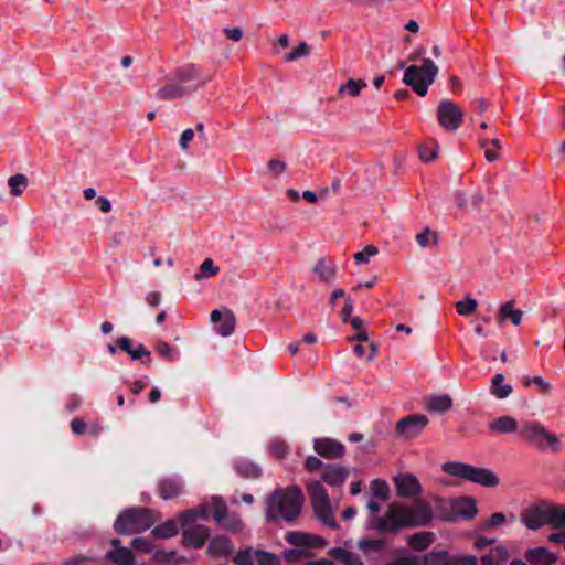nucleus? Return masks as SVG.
<instances>
[{
	"label": "nucleus",
	"instance_id": "obj_22",
	"mask_svg": "<svg viewBox=\"0 0 565 565\" xmlns=\"http://www.w3.org/2000/svg\"><path fill=\"white\" fill-rule=\"evenodd\" d=\"M513 392L512 385L505 382L503 374H495L491 380L490 393L498 399L508 398Z\"/></svg>",
	"mask_w": 565,
	"mask_h": 565
},
{
	"label": "nucleus",
	"instance_id": "obj_54",
	"mask_svg": "<svg viewBox=\"0 0 565 565\" xmlns=\"http://www.w3.org/2000/svg\"><path fill=\"white\" fill-rule=\"evenodd\" d=\"M270 452L278 459L284 458L288 452V446L284 440H274L270 445Z\"/></svg>",
	"mask_w": 565,
	"mask_h": 565
},
{
	"label": "nucleus",
	"instance_id": "obj_24",
	"mask_svg": "<svg viewBox=\"0 0 565 565\" xmlns=\"http://www.w3.org/2000/svg\"><path fill=\"white\" fill-rule=\"evenodd\" d=\"M188 89L182 87L179 83H177L173 78L171 82L167 83L164 86L160 87L157 90V97L160 100H173L182 97Z\"/></svg>",
	"mask_w": 565,
	"mask_h": 565
},
{
	"label": "nucleus",
	"instance_id": "obj_28",
	"mask_svg": "<svg viewBox=\"0 0 565 565\" xmlns=\"http://www.w3.org/2000/svg\"><path fill=\"white\" fill-rule=\"evenodd\" d=\"M158 491L163 500H170L182 493V486L175 479H163L159 482Z\"/></svg>",
	"mask_w": 565,
	"mask_h": 565
},
{
	"label": "nucleus",
	"instance_id": "obj_4",
	"mask_svg": "<svg viewBox=\"0 0 565 565\" xmlns=\"http://www.w3.org/2000/svg\"><path fill=\"white\" fill-rule=\"evenodd\" d=\"M439 73L438 66L429 58H425L422 65L408 66L403 76L405 85L413 88V90L420 97L428 93V88L434 84Z\"/></svg>",
	"mask_w": 565,
	"mask_h": 565
},
{
	"label": "nucleus",
	"instance_id": "obj_9",
	"mask_svg": "<svg viewBox=\"0 0 565 565\" xmlns=\"http://www.w3.org/2000/svg\"><path fill=\"white\" fill-rule=\"evenodd\" d=\"M436 113L439 125L449 131L457 130L463 120L462 110L450 99H441Z\"/></svg>",
	"mask_w": 565,
	"mask_h": 565
},
{
	"label": "nucleus",
	"instance_id": "obj_39",
	"mask_svg": "<svg viewBox=\"0 0 565 565\" xmlns=\"http://www.w3.org/2000/svg\"><path fill=\"white\" fill-rule=\"evenodd\" d=\"M220 273V268L215 266L211 258H206L200 266V271L194 275L196 281H201L205 278L216 276Z\"/></svg>",
	"mask_w": 565,
	"mask_h": 565
},
{
	"label": "nucleus",
	"instance_id": "obj_7",
	"mask_svg": "<svg viewBox=\"0 0 565 565\" xmlns=\"http://www.w3.org/2000/svg\"><path fill=\"white\" fill-rule=\"evenodd\" d=\"M520 434L529 445L539 450L559 451V438L539 422H525Z\"/></svg>",
	"mask_w": 565,
	"mask_h": 565
},
{
	"label": "nucleus",
	"instance_id": "obj_23",
	"mask_svg": "<svg viewBox=\"0 0 565 565\" xmlns=\"http://www.w3.org/2000/svg\"><path fill=\"white\" fill-rule=\"evenodd\" d=\"M489 430L494 434H511L518 430V422L512 416H500L489 424Z\"/></svg>",
	"mask_w": 565,
	"mask_h": 565
},
{
	"label": "nucleus",
	"instance_id": "obj_12",
	"mask_svg": "<svg viewBox=\"0 0 565 565\" xmlns=\"http://www.w3.org/2000/svg\"><path fill=\"white\" fill-rule=\"evenodd\" d=\"M311 271L317 282L330 286L335 281L338 275V266L333 260L321 257L316 260Z\"/></svg>",
	"mask_w": 565,
	"mask_h": 565
},
{
	"label": "nucleus",
	"instance_id": "obj_27",
	"mask_svg": "<svg viewBox=\"0 0 565 565\" xmlns=\"http://www.w3.org/2000/svg\"><path fill=\"white\" fill-rule=\"evenodd\" d=\"M328 554L340 561L342 565H364L363 561L356 553L343 547H332L328 551Z\"/></svg>",
	"mask_w": 565,
	"mask_h": 565
},
{
	"label": "nucleus",
	"instance_id": "obj_50",
	"mask_svg": "<svg viewBox=\"0 0 565 565\" xmlns=\"http://www.w3.org/2000/svg\"><path fill=\"white\" fill-rule=\"evenodd\" d=\"M255 565H279V557L275 554L258 550L255 557Z\"/></svg>",
	"mask_w": 565,
	"mask_h": 565
},
{
	"label": "nucleus",
	"instance_id": "obj_46",
	"mask_svg": "<svg viewBox=\"0 0 565 565\" xmlns=\"http://www.w3.org/2000/svg\"><path fill=\"white\" fill-rule=\"evenodd\" d=\"M156 351L162 359L167 361H174L178 356L177 349L163 341L157 342Z\"/></svg>",
	"mask_w": 565,
	"mask_h": 565
},
{
	"label": "nucleus",
	"instance_id": "obj_59",
	"mask_svg": "<svg viewBox=\"0 0 565 565\" xmlns=\"http://www.w3.org/2000/svg\"><path fill=\"white\" fill-rule=\"evenodd\" d=\"M324 467H326L324 463L319 458H317L315 456L307 457V459L305 461V469L309 472L318 471L321 468L324 469Z\"/></svg>",
	"mask_w": 565,
	"mask_h": 565
},
{
	"label": "nucleus",
	"instance_id": "obj_64",
	"mask_svg": "<svg viewBox=\"0 0 565 565\" xmlns=\"http://www.w3.org/2000/svg\"><path fill=\"white\" fill-rule=\"evenodd\" d=\"M352 311H353V300L351 298H347L344 307L341 311L342 320L344 322L349 320Z\"/></svg>",
	"mask_w": 565,
	"mask_h": 565
},
{
	"label": "nucleus",
	"instance_id": "obj_60",
	"mask_svg": "<svg viewBox=\"0 0 565 565\" xmlns=\"http://www.w3.org/2000/svg\"><path fill=\"white\" fill-rule=\"evenodd\" d=\"M193 138H194V131L191 128L185 129L181 134L179 145H180V148L182 151H186L189 149V145L193 140Z\"/></svg>",
	"mask_w": 565,
	"mask_h": 565
},
{
	"label": "nucleus",
	"instance_id": "obj_15",
	"mask_svg": "<svg viewBox=\"0 0 565 565\" xmlns=\"http://www.w3.org/2000/svg\"><path fill=\"white\" fill-rule=\"evenodd\" d=\"M409 526H424L430 523L433 511L430 505L425 501H416L407 507Z\"/></svg>",
	"mask_w": 565,
	"mask_h": 565
},
{
	"label": "nucleus",
	"instance_id": "obj_51",
	"mask_svg": "<svg viewBox=\"0 0 565 565\" xmlns=\"http://www.w3.org/2000/svg\"><path fill=\"white\" fill-rule=\"evenodd\" d=\"M86 431L92 435H97L100 431V427L97 424H93L89 429H87V425L83 419H73V433L82 435Z\"/></svg>",
	"mask_w": 565,
	"mask_h": 565
},
{
	"label": "nucleus",
	"instance_id": "obj_3",
	"mask_svg": "<svg viewBox=\"0 0 565 565\" xmlns=\"http://www.w3.org/2000/svg\"><path fill=\"white\" fill-rule=\"evenodd\" d=\"M521 522L530 530H537L545 525L563 527L565 526V507L548 503L530 507L521 513Z\"/></svg>",
	"mask_w": 565,
	"mask_h": 565
},
{
	"label": "nucleus",
	"instance_id": "obj_31",
	"mask_svg": "<svg viewBox=\"0 0 565 565\" xmlns=\"http://www.w3.org/2000/svg\"><path fill=\"white\" fill-rule=\"evenodd\" d=\"M106 558L117 565H135V556L131 550L118 547L106 554Z\"/></svg>",
	"mask_w": 565,
	"mask_h": 565
},
{
	"label": "nucleus",
	"instance_id": "obj_5",
	"mask_svg": "<svg viewBox=\"0 0 565 565\" xmlns=\"http://www.w3.org/2000/svg\"><path fill=\"white\" fill-rule=\"evenodd\" d=\"M443 470L452 477L462 478L487 488L497 487L500 482L498 476L491 469L463 462H447L443 466Z\"/></svg>",
	"mask_w": 565,
	"mask_h": 565
},
{
	"label": "nucleus",
	"instance_id": "obj_57",
	"mask_svg": "<svg viewBox=\"0 0 565 565\" xmlns=\"http://www.w3.org/2000/svg\"><path fill=\"white\" fill-rule=\"evenodd\" d=\"M267 169L273 175L277 177L286 171L287 164L285 161L273 159L267 163Z\"/></svg>",
	"mask_w": 565,
	"mask_h": 565
},
{
	"label": "nucleus",
	"instance_id": "obj_1",
	"mask_svg": "<svg viewBox=\"0 0 565 565\" xmlns=\"http://www.w3.org/2000/svg\"><path fill=\"white\" fill-rule=\"evenodd\" d=\"M350 470L339 465H328L321 475V480H309L306 489L311 501L315 516L326 526L337 530L339 524L334 519V509L322 481L331 487H342L349 477Z\"/></svg>",
	"mask_w": 565,
	"mask_h": 565
},
{
	"label": "nucleus",
	"instance_id": "obj_62",
	"mask_svg": "<svg viewBox=\"0 0 565 565\" xmlns=\"http://www.w3.org/2000/svg\"><path fill=\"white\" fill-rule=\"evenodd\" d=\"M358 547L362 551L377 550L381 547V542L363 539L358 542Z\"/></svg>",
	"mask_w": 565,
	"mask_h": 565
},
{
	"label": "nucleus",
	"instance_id": "obj_18",
	"mask_svg": "<svg viewBox=\"0 0 565 565\" xmlns=\"http://www.w3.org/2000/svg\"><path fill=\"white\" fill-rule=\"evenodd\" d=\"M524 557L531 565H554L558 561V554L546 547L529 548Z\"/></svg>",
	"mask_w": 565,
	"mask_h": 565
},
{
	"label": "nucleus",
	"instance_id": "obj_32",
	"mask_svg": "<svg viewBox=\"0 0 565 565\" xmlns=\"http://www.w3.org/2000/svg\"><path fill=\"white\" fill-rule=\"evenodd\" d=\"M233 551V545L227 537L218 536L211 541L209 545V553L213 556H226Z\"/></svg>",
	"mask_w": 565,
	"mask_h": 565
},
{
	"label": "nucleus",
	"instance_id": "obj_38",
	"mask_svg": "<svg viewBox=\"0 0 565 565\" xmlns=\"http://www.w3.org/2000/svg\"><path fill=\"white\" fill-rule=\"evenodd\" d=\"M507 521H508V518L504 513L495 512V513H492L489 518L482 520L479 526H480V530H482V531H489V530L497 529V527L504 525L507 523Z\"/></svg>",
	"mask_w": 565,
	"mask_h": 565
},
{
	"label": "nucleus",
	"instance_id": "obj_49",
	"mask_svg": "<svg viewBox=\"0 0 565 565\" xmlns=\"http://www.w3.org/2000/svg\"><path fill=\"white\" fill-rule=\"evenodd\" d=\"M258 550L246 548L241 551L235 556V563L237 565H255V557Z\"/></svg>",
	"mask_w": 565,
	"mask_h": 565
},
{
	"label": "nucleus",
	"instance_id": "obj_63",
	"mask_svg": "<svg viewBox=\"0 0 565 565\" xmlns=\"http://www.w3.org/2000/svg\"><path fill=\"white\" fill-rule=\"evenodd\" d=\"M385 565H419L416 556H403Z\"/></svg>",
	"mask_w": 565,
	"mask_h": 565
},
{
	"label": "nucleus",
	"instance_id": "obj_47",
	"mask_svg": "<svg viewBox=\"0 0 565 565\" xmlns=\"http://www.w3.org/2000/svg\"><path fill=\"white\" fill-rule=\"evenodd\" d=\"M531 384L536 385L539 392L543 395H547L552 391V384L547 381H545L542 376L536 375L533 377H525L524 379V385L529 386Z\"/></svg>",
	"mask_w": 565,
	"mask_h": 565
},
{
	"label": "nucleus",
	"instance_id": "obj_26",
	"mask_svg": "<svg viewBox=\"0 0 565 565\" xmlns=\"http://www.w3.org/2000/svg\"><path fill=\"white\" fill-rule=\"evenodd\" d=\"M367 86L366 82L362 78L354 79L348 78L338 88L340 96L359 97L361 92Z\"/></svg>",
	"mask_w": 565,
	"mask_h": 565
},
{
	"label": "nucleus",
	"instance_id": "obj_56",
	"mask_svg": "<svg viewBox=\"0 0 565 565\" xmlns=\"http://www.w3.org/2000/svg\"><path fill=\"white\" fill-rule=\"evenodd\" d=\"M223 527L232 531H241L244 526L243 521L236 515L226 516L225 521L220 523Z\"/></svg>",
	"mask_w": 565,
	"mask_h": 565
},
{
	"label": "nucleus",
	"instance_id": "obj_13",
	"mask_svg": "<svg viewBox=\"0 0 565 565\" xmlns=\"http://www.w3.org/2000/svg\"><path fill=\"white\" fill-rule=\"evenodd\" d=\"M285 540L288 544L295 546L324 548L328 545V541L324 537L301 531H292L286 533Z\"/></svg>",
	"mask_w": 565,
	"mask_h": 565
},
{
	"label": "nucleus",
	"instance_id": "obj_17",
	"mask_svg": "<svg viewBox=\"0 0 565 565\" xmlns=\"http://www.w3.org/2000/svg\"><path fill=\"white\" fill-rule=\"evenodd\" d=\"M396 492L399 497H414L422 492V487L413 475H399L394 479Z\"/></svg>",
	"mask_w": 565,
	"mask_h": 565
},
{
	"label": "nucleus",
	"instance_id": "obj_2",
	"mask_svg": "<svg viewBox=\"0 0 565 565\" xmlns=\"http://www.w3.org/2000/svg\"><path fill=\"white\" fill-rule=\"evenodd\" d=\"M303 493L298 486L279 488L265 500V518L269 522H294L300 514Z\"/></svg>",
	"mask_w": 565,
	"mask_h": 565
},
{
	"label": "nucleus",
	"instance_id": "obj_25",
	"mask_svg": "<svg viewBox=\"0 0 565 565\" xmlns=\"http://www.w3.org/2000/svg\"><path fill=\"white\" fill-rule=\"evenodd\" d=\"M117 345L126 351L131 359L138 360L142 356L150 358V352L141 343L132 344V341L128 337H121L117 340Z\"/></svg>",
	"mask_w": 565,
	"mask_h": 565
},
{
	"label": "nucleus",
	"instance_id": "obj_42",
	"mask_svg": "<svg viewBox=\"0 0 565 565\" xmlns=\"http://www.w3.org/2000/svg\"><path fill=\"white\" fill-rule=\"evenodd\" d=\"M28 178L24 174L18 173L9 178L8 185L10 186V192L18 196L21 195L26 188Z\"/></svg>",
	"mask_w": 565,
	"mask_h": 565
},
{
	"label": "nucleus",
	"instance_id": "obj_30",
	"mask_svg": "<svg viewBox=\"0 0 565 565\" xmlns=\"http://www.w3.org/2000/svg\"><path fill=\"white\" fill-rule=\"evenodd\" d=\"M434 537L433 532H418L407 536V543L415 551H424L433 544Z\"/></svg>",
	"mask_w": 565,
	"mask_h": 565
},
{
	"label": "nucleus",
	"instance_id": "obj_45",
	"mask_svg": "<svg viewBox=\"0 0 565 565\" xmlns=\"http://www.w3.org/2000/svg\"><path fill=\"white\" fill-rule=\"evenodd\" d=\"M310 53V46L306 42H300L298 46L284 55V61L287 63L295 62L303 56H307Z\"/></svg>",
	"mask_w": 565,
	"mask_h": 565
},
{
	"label": "nucleus",
	"instance_id": "obj_61",
	"mask_svg": "<svg viewBox=\"0 0 565 565\" xmlns=\"http://www.w3.org/2000/svg\"><path fill=\"white\" fill-rule=\"evenodd\" d=\"M224 34L228 40L233 42H238L243 38V30L238 26H226L224 28Z\"/></svg>",
	"mask_w": 565,
	"mask_h": 565
},
{
	"label": "nucleus",
	"instance_id": "obj_11",
	"mask_svg": "<svg viewBox=\"0 0 565 565\" xmlns=\"http://www.w3.org/2000/svg\"><path fill=\"white\" fill-rule=\"evenodd\" d=\"M173 79L188 90L202 87L209 82V79L202 78L199 70L192 64L178 68Z\"/></svg>",
	"mask_w": 565,
	"mask_h": 565
},
{
	"label": "nucleus",
	"instance_id": "obj_20",
	"mask_svg": "<svg viewBox=\"0 0 565 565\" xmlns=\"http://www.w3.org/2000/svg\"><path fill=\"white\" fill-rule=\"evenodd\" d=\"M454 512L465 519H472L477 514L476 501L472 498L463 497L452 502Z\"/></svg>",
	"mask_w": 565,
	"mask_h": 565
},
{
	"label": "nucleus",
	"instance_id": "obj_36",
	"mask_svg": "<svg viewBox=\"0 0 565 565\" xmlns=\"http://www.w3.org/2000/svg\"><path fill=\"white\" fill-rule=\"evenodd\" d=\"M236 470L237 473L245 479H257L262 473V470L257 465L247 460H239L236 465Z\"/></svg>",
	"mask_w": 565,
	"mask_h": 565
},
{
	"label": "nucleus",
	"instance_id": "obj_14",
	"mask_svg": "<svg viewBox=\"0 0 565 565\" xmlns=\"http://www.w3.org/2000/svg\"><path fill=\"white\" fill-rule=\"evenodd\" d=\"M211 320L214 323V329L222 337H228L234 332L236 318L231 310H213L211 312Z\"/></svg>",
	"mask_w": 565,
	"mask_h": 565
},
{
	"label": "nucleus",
	"instance_id": "obj_37",
	"mask_svg": "<svg viewBox=\"0 0 565 565\" xmlns=\"http://www.w3.org/2000/svg\"><path fill=\"white\" fill-rule=\"evenodd\" d=\"M439 146L435 140H428L419 146V157L425 162L434 161L437 158Z\"/></svg>",
	"mask_w": 565,
	"mask_h": 565
},
{
	"label": "nucleus",
	"instance_id": "obj_52",
	"mask_svg": "<svg viewBox=\"0 0 565 565\" xmlns=\"http://www.w3.org/2000/svg\"><path fill=\"white\" fill-rule=\"evenodd\" d=\"M212 509L215 520L218 523L224 522L227 516V509L225 503L221 499L214 498L212 500Z\"/></svg>",
	"mask_w": 565,
	"mask_h": 565
},
{
	"label": "nucleus",
	"instance_id": "obj_16",
	"mask_svg": "<svg viewBox=\"0 0 565 565\" xmlns=\"http://www.w3.org/2000/svg\"><path fill=\"white\" fill-rule=\"evenodd\" d=\"M315 451L323 458H341L345 454L344 446L331 438H318L313 441Z\"/></svg>",
	"mask_w": 565,
	"mask_h": 565
},
{
	"label": "nucleus",
	"instance_id": "obj_21",
	"mask_svg": "<svg viewBox=\"0 0 565 565\" xmlns=\"http://www.w3.org/2000/svg\"><path fill=\"white\" fill-rule=\"evenodd\" d=\"M510 558V553L504 545H497L490 552L481 557L482 565H505Z\"/></svg>",
	"mask_w": 565,
	"mask_h": 565
},
{
	"label": "nucleus",
	"instance_id": "obj_8",
	"mask_svg": "<svg viewBox=\"0 0 565 565\" xmlns=\"http://www.w3.org/2000/svg\"><path fill=\"white\" fill-rule=\"evenodd\" d=\"M408 520L407 507L394 502L390 504L384 515L376 520L375 529L380 532H396L403 527H411Z\"/></svg>",
	"mask_w": 565,
	"mask_h": 565
},
{
	"label": "nucleus",
	"instance_id": "obj_34",
	"mask_svg": "<svg viewBox=\"0 0 565 565\" xmlns=\"http://www.w3.org/2000/svg\"><path fill=\"white\" fill-rule=\"evenodd\" d=\"M452 407V401L448 395H435L428 397L426 408L430 412L444 413Z\"/></svg>",
	"mask_w": 565,
	"mask_h": 565
},
{
	"label": "nucleus",
	"instance_id": "obj_44",
	"mask_svg": "<svg viewBox=\"0 0 565 565\" xmlns=\"http://www.w3.org/2000/svg\"><path fill=\"white\" fill-rule=\"evenodd\" d=\"M353 351L359 358L365 356L367 361H372L377 351V347L374 342H367L366 344L358 343L354 345Z\"/></svg>",
	"mask_w": 565,
	"mask_h": 565
},
{
	"label": "nucleus",
	"instance_id": "obj_40",
	"mask_svg": "<svg viewBox=\"0 0 565 565\" xmlns=\"http://www.w3.org/2000/svg\"><path fill=\"white\" fill-rule=\"evenodd\" d=\"M450 554L444 551H433L424 556V565H449Z\"/></svg>",
	"mask_w": 565,
	"mask_h": 565
},
{
	"label": "nucleus",
	"instance_id": "obj_41",
	"mask_svg": "<svg viewBox=\"0 0 565 565\" xmlns=\"http://www.w3.org/2000/svg\"><path fill=\"white\" fill-rule=\"evenodd\" d=\"M416 242L420 247L426 248L436 246L439 242V237L436 232H433L430 228H425L416 235Z\"/></svg>",
	"mask_w": 565,
	"mask_h": 565
},
{
	"label": "nucleus",
	"instance_id": "obj_58",
	"mask_svg": "<svg viewBox=\"0 0 565 565\" xmlns=\"http://www.w3.org/2000/svg\"><path fill=\"white\" fill-rule=\"evenodd\" d=\"M372 491L375 497L385 499L388 494V487L382 480H374L372 482Z\"/></svg>",
	"mask_w": 565,
	"mask_h": 565
},
{
	"label": "nucleus",
	"instance_id": "obj_43",
	"mask_svg": "<svg viewBox=\"0 0 565 565\" xmlns=\"http://www.w3.org/2000/svg\"><path fill=\"white\" fill-rule=\"evenodd\" d=\"M477 300L470 295H467L463 300L456 302V309L460 316H471L477 310Z\"/></svg>",
	"mask_w": 565,
	"mask_h": 565
},
{
	"label": "nucleus",
	"instance_id": "obj_6",
	"mask_svg": "<svg viewBox=\"0 0 565 565\" xmlns=\"http://www.w3.org/2000/svg\"><path fill=\"white\" fill-rule=\"evenodd\" d=\"M153 524L149 510L131 508L120 513L115 521V531L122 535H130L148 530Z\"/></svg>",
	"mask_w": 565,
	"mask_h": 565
},
{
	"label": "nucleus",
	"instance_id": "obj_33",
	"mask_svg": "<svg viewBox=\"0 0 565 565\" xmlns=\"http://www.w3.org/2000/svg\"><path fill=\"white\" fill-rule=\"evenodd\" d=\"M179 533V523L177 520H168L157 525L152 530V535L157 539L166 540L175 536Z\"/></svg>",
	"mask_w": 565,
	"mask_h": 565
},
{
	"label": "nucleus",
	"instance_id": "obj_53",
	"mask_svg": "<svg viewBox=\"0 0 565 565\" xmlns=\"http://www.w3.org/2000/svg\"><path fill=\"white\" fill-rule=\"evenodd\" d=\"M131 545L135 550L142 553H151L154 550L153 543L147 537H136L132 540Z\"/></svg>",
	"mask_w": 565,
	"mask_h": 565
},
{
	"label": "nucleus",
	"instance_id": "obj_48",
	"mask_svg": "<svg viewBox=\"0 0 565 565\" xmlns=\"http://www.w3.org/2000/svg\"><path fill=\"white\" fill-rule=\"evenodd\" d=\"M379 254V248L374 245H367L363 250L358 252L353 255V259L356 264H367L371 257H374Z\"/></svg>",
	"mask_w": 565,
	"mask_h": 565
},
{
	"label": "nucleus",
	"instance_id": "obj_35",
	"mask_svg": "<svg viewBox=\"0 0 565 565\" xmlns=\"http://www.w3.org/2000/svg\"><path fill=\"white\" fill-rule=\"evenodd\" d=\"M479 145L483 149L484 157L489 162L500 159L501 142L498 139L483 138L480 140Z\"/></svg>",
	"mask_w": 565,
	"mask_h": 565
},
{
	"label": "nucleus",
	"instance_id": "obj_55",
	"mask_svg": "<svg viewBox=\"0 0 565 565\" xmlns=\"http://www.w3.org/2000/svg\"><path fill=\"white\" fill-rule=\"evenodd\" d=\"M449 565H477V557L473 555H450Z\"/></svg>",
	"mask_w": 565,
	"mask_h": 565
},
{
	"label": "nucleus",
	"instance_id": "obj_19",
	"mask_svg": "<svg viewBox=\"0 0 565 565\" xmlns=\"http://www.w3.org/2000/svg\"><path fill=\"white\" fill-rule=\"evenodd\" d=\"M523 318V311L515 308V301L510 300L502 303L497 313V320L499 326H503L507 320H510L513 326L518 327L521 324Z\"/></svg>",
	"mask_w": 565,
	"mask_h": 565
},
{
	"label": "nucleus",
	"instance_id": "obj_29",
	"mask_svg": "<svg viewBox=\"0 0 565 565\" xmlns=\"http://www.w3.org/2000/svg\"><path fill=\"white\" fill-rule=\"evenodd\" d=\"M209 530L205 526H195L183 533L184 542L192 547H200L209 537Z\"/></svg>",
	"mask_w": 565,
	"mask_h": 565
},
{
	"label": "nucleus",
	"instance_id": "obj_10",
	"mask_svg": "<svg viewBox=\"0 0 565 565\" xmlns=\"http://www.w3.org/2000/svg\"><path fill=\"white\" fill-rule=\"evenodd\" d=\"M428 424V418L424 415H412L401 419L396 424L398 436L405 439H412L422 434Z\"/></svg>",
	"mask_w": 565,
	"mask_h": 565
}]
</instances>
